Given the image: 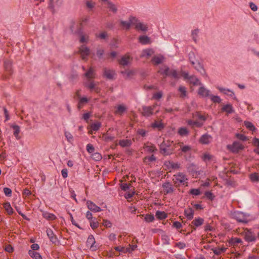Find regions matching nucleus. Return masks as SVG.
Returning a JSON list of instances; mask_svg holds the SVG:
<instances>
[{"instance_id": "nucleus-60", "label": "nucleus", "mask_w": 259, "mask_h": 259, "mask_svg": "<svg viewBox=\"0 0 259 259\" xmlns=\"http://www.w3.org/2000/svg\"><path fill=\"white\" fill-rule=\"evenodd\" d=\"M244 125L247 128L251 131H254L255 129L252 123L249 121H245Z\"/></svg>"}, {"instance_id": "nucleus-48", "label": "nucleus", "mask_w": 259, "mask_h": 259, "mask_svg": "<svg viewBox=\"0 0 259 259\" xmlns=\"http://www.w3.org/2000/svg\"><path fill=\"white\" fill-rule=\"evenodd\" d=\"M193 118L195 119H198L200 120L201 122L204 121L206 120V117L199 112H197L194 114Z\"/></svg>"}, {"instance_id": "nucleus-9", "label": "nucleus", "mask_w": 259, "mask_h": 259, "mask_svg": "<svg viewBox=\"0 0 259 259\" xmlns=\"http://www.w3.org/2000/svg\"><path fill=\"white\" fill-rule=\"evenodd\" d=\"M156 106V104H155L152 106H143L141 110L142 115L146 117H149L151 116L153 114V110Z\"/></svg>"}, {"instance_id": "nucleus-20", "label": "nucleus", "mask_w": 259, "mask_h": 259, "mask_svg": "<svg viewBox=\"0 0 259 259\" xmlns=\"http://www.w3.org/2000/svg\"><path fill=\"white\" fill-rule=\"evenodd\" d=\"M115 108L114 113L118 115H122L127 109L126 106L123 105H118Z\"/></svg>"}, {"instance_id": "nucleus-11", "label": "nucleus", "mask_w": 259, "mask_h": 259, "mask_svg": "<svg viewBox=\"0 0 259 259\" xmlns=\"http://www.w3.org/2000/svg\"><path fill=\"white\" fill-rule=\"evenodd\" d=\"M62 4L63 0H49L48 8L54 12L56 8H59Z\"/></svg>"}, {"instance_id": "nucleus-39", "label": "nucleus", "mask_w": 259, "mask_h": 259, "mask_svg": "<svg viewBox=\"0 0 259 259\" xmlns=\"http://www.w3.org/2000/svg\"><path fill=\"white\" fill-rule=\"evenodd\" d=\"M107 8L109 9V10L112 12L113 13L115 14L117 12V6L112 3L111 1L110 2H108V4H107Z\"/></svg>"}, {"instance_id": "nucleus-26", "label": "nucleus", "mask_w": 259, "mask_h": 259, "mask_svg": "<svg viewBox=\"0 0 259 259\" xmlns=\"http://www.w3.org/2000/svg\"><path fill=\"white\" fill-rule=\"evenodd\" d=\"M104 75L108 79H113L116 73L113 70L105 68L104 71Z\"/></svg>"}, {"instance_id": "nucleus-36", "label": "nucleus", "mask_w": 259, "mask_h": 259, "mask_svg": "<svg viewBox=\"0 0 259 259\" xmlns=\"http://www.w3.org/2000/svg\"><path fill=\"white\" fill-rule=\"evenodd\" d=\"M204 223V219L201 218H195L191 223L195 227H199Z\"/></svg>"}, {"instance_id": "nucleus-37", "label": "nucleus", "mask_w": 259, "mask_h": 259, "mask_svg": "<svg viewBox=\"0 0 259 259\" xmlns=\"http://www.w3.org/2000/svg\"><path fill=\"white\" fill-rule=\"evenodd\" d=\"M135 71L134 70H125L124 71H122V73L126 78H130L135 74Z\"/></svg>"}, {"instance_id": "nucleus-50", "label": "nucleus", "mask_w": 259, "mask_h": 259, "mask_svg": "<svg viewBox=\"0 0 259 259\" xmlns=\"http://www.w3.org/2000/svg\"><path fill=\"white\" fill-rule=\"evenodd\" d=\"M152 126L154 128H157L160 130L163 128V124L160 120H155L154 122L152 124Z\"/></svg>"}, {"instance_id": "nucleus-59", "label": "nucleus", "mask_w": 259, "mask_h": 259, "mask_svg": "<svg viewBox=\"0 0 259 259\" xmlns=\"http://www.w3.org/2000/svg\"><path fill=\"white\" fill-rule=\"evenodd\" d=\"M167 166L171 167L172 169H176L180 168V164L179 163H167Z\"/></svg>"}, {"instance_id": "nucleus-21", "label": "nucleus", "mask_w": 259, "mask_h": 259, "mask_svg": "<svg viewBox=\"0 0 259 259\" xmlns=\"http://www.w3.org/2000/svg\"><path fill=\"white\" fill-rule=\"evenodd\" d=\"M244 238L246 241L248 242H253L256 239L255 235L250 231L247 230L245 233Z\"/></svg>"}, {"instance_id": "nucleus-44", "label": "nucleus", "mask_w": 259, "mask_h": 259, "mask_svg": "<svg viewBox=\"0 0 259 259\" xmlns=\"http://www.w3.org/2000/svg\"><path fill=\"white\" fill-rule=\"evenodd\" d=\"M119 144L122 147H127L131 145L132 141L130 140H122L119 142Z\"/></svg>"}, {"instance_id": "nucleus-25", "label": "nucleus", "mask_w": 259, "mask_h": 259, "mask_svg": "<svg viewBox=\"0 0 259 259\" xmlns=\"http://www.w3.org/2000/svg\"><path fill=\"white\" fill-rule=\"evenodd\" d=\"M222 111L226 112L227 114L233 113L235 112L233 107L230 104L224 105L222 108Z\"/></svg>"}, {"instance_id": "nucleus-17", "label": "nucleus", "mask_w": 259, "mask_h": 259, "mask_svg": "<svg viewBox=\"0 0 259 259\" xmlns=\"http://www.w3.org/2000/svg\"><path fill=\"white\" fill-rule=\"evenodd\" d=\"M162 187L164 189V194H167L173 192L174 189L171 184L169 182L164 183L162 185Z\"/></svg>"}, {"instance_id": "nucleus-6", "label": "nucleus", "mask_w": 259, "mask_h": 259, "mask_svg": "<svg viewBox=\"0 0 259 259\" xmlns=\"http://www.w3.org/2000/svg\"><path fill=\"white\" fill-rule=\"evenodd\" d=\"M132 22L133 25L138 31L145 32L148 30V25L146 23L141 22L136 17L133 19Z\"/></svg>"}, {"instance_id": "nucleus-56", "label": "nucleus", "mask_w": 259, "mask_h": 259, "mask_svg": "<svg viewBox=\"0 0 259 259\" xmlns=\"http://www.w3.org/2000/svg\"><path fill=\"white\" fill-rule=\"evenodd\" d=\"M101 126V123L99 122L94 123L91 125V128L94 131H98Z\"/></svg>"}, {"instance_id": "nucleus-4", "label": "nucleus", "mask_w": 259, "mask_h": 259, "mask_svg": "<svg viewBox=\"0 0 259 259\" xmlns=\"http://www.w3.org/2000/svg\"><path fill=\"white\" fill-rule=\"evenodd\" d=\"M193 55V53L189 54V58L191 64L194 66V68L199 73H200L201 75L204 77H207V74L205 69L204 68L203 65L198 61L195 62L192 59L191 56Z\"/></svg>"}, {"instance_id": "nucleus-63", "label": "nucleus", "mask_w": 259, "mask_h": 259, "mask_svg": "<svg viewBox=\"0 0 259 259\" xmlns=\"http://www.w3.org/2000/svg\"><path fill=\"white\" fill-rule=\"evenodd\" d=\"M205 196H206V198H207L208 199L210 200H212L214 197L213 194L209 191L206 192L205 193Z\"/></svg>"}, {"instance_id": "nucleus-13", "label": "nucleus", "mask_w": 259, "mask_h": 259, "mask_svg": "<svg viewBox=\"0 0 259 259\" xmlns=\"http://www.w3.org/2000/svg\"><path fill=\"white\" fill-rule=\"evenodd\" d=\"M217 89L221 92L223 93V94H224L229 97H231V98H232L233 99H234L235 100H237V99L236 97L235 96L234 93L232 90L228 89L223 88H222L220 87H217Z\"/></svg>"}, {"instance_id": "nucleus-46", "label": "nucleus", "mask_w": 259, "mask_h": 259, "mask_svg": "<svg viewBox=\"0 0 259 259\" xmlns=\"http://www.w3.org/2000/svg\"><path fill=\"white\" fill-rule=\"evenodd\" d=\"M28 253L29 255L33 259H42L40 254L37 252L29 250Z\"/></svg>"}, {"instance_id": "nucleus-31", "label": "nucleus", "mask_w": 259, "mask_h": 259, "mask_svg": "<svg viewBox=\"0 0 259 259\" xmlns=\"http://www.w3.org/2000/svg\"><path fill=\"white\" fill-rule=\"evenodd\" d=\"M84 75L88 80H91L94 78L95 75L94 69L92 67H90L89 70L85 73Z\"/></svg>"}, {"instance_id": "nucleus-57", "label": "nucleus", "mask_w": 259, "mask_h": 259, "mask_svg": "<svg viewBox=\"0 0 259 259\" xmlns=\"http://www.w3.org/2000/svg\"><path fill=\"white\" fill-rule=\"evenodd\" d=\"M178 133L181 136H184L188 134V131L185 127H181L179 128Z\"/></svg>"}, {"instance_id": "nucleus-8", "label": "nucleus", "mask_w": 259, "mask_h": 259, "mask_svg": "<svg viewBox=\"0 0 259 259\" xmlns=\"http://www.w3.org/2000/svg\"><path fill=\"white\" fill-rule=\"evenodd\" d=\"M232 218L237 221L238 222L247 223L246 215L240 211H234L232 213Z\"/></svg>"}, {"instance_id": "nucleus-28", "label": "nucleus", "mask_w": 259, "mask_h": 259, "mask_svg": "<svg viewBox=\"0 0 259 259\" xmlns=\"http://www.w3.org/2000/svg\"><path fill=\"white\" fill-rule=\"evenodd\" d=\"M153 53L154 52L152 49H147L144 50L141 53V57L148 58L152 55Z\"/></svg>"}, {"instance_id": "nucleus-49", "label": "nucleus", "mask_w": 259, "mask_h": 259, "mask_svg": "<svg viewBox=\"0 0 259 259\" xmlns=\"http://www.w3.org/2000/svg\"><path fill=\"white\" fill-rule=\"evenodd\" d=\"M163 57L161 56H157L153 57L152 61L155 65H157L161 63L162 62Z\"/></svg>"}, {"instance_id": "nucleus-53", "label": "nucleus", "mask_w": 259, "mask_h": 259, "mask_svg": "<svg viewBox=\"0 0 259 259\" xmlns=\"http://www.w3.org/2000/svg\"><path fill=\"white\" fill-rule=\"evenodd\" d=\"M90 226L93 229H95L98 227L99 223L96 221V218H94L93 220L90 221Z\"/></svg>"}, {"instance_id": "nucleus-12", "label": "nucleus", "mask_w": 259, "mask_h": 259, "mask_svg": "<svg viewBox=\"0 0 259 259\" xmlns=\"http://www.w3.org/2000/svg\"><path fill=\"white\" fill-rule=\"evenodd\" d=\"M95 239L93 235H91L89 236L87 241V245L90 247L92 251H95L98 249V247L95 245Z\"/></svg>"}, {"instance_id": "nucleus-55", "label": "nucleus", "mask_w": 259, "mask_h": 259, "mask_svg": "<svg viewBox=\"0 0 259 259\" xmlns=\"http://www.w3.org/2000/svg\"><path fill=\"white\" fill-rule=\"evenodd\" d=\"M5 67L6 71L10 73L11 71V62L7 61L5 62Z\"/></svg>"}, {"instance_id": "nucleus-47", "label": "nucleus", "mask_w": 259, "mask_h": 259, "mask_svg": "<svg viewBox=\"0 0 259 259\" xmlns=\"http://www.w3.org/2000/svg\"><path fill=\"white\" fill-rule=\"evenodd\" d=\"M85 4L87 8L90 11L93 10L96 5V3L92 1H86Z\"/></svg>"}, {"instance_id": "nucleus-32", "label": "nucleus", "mask_w": 259, "mask_h": 259, "mask_svg": "<svg viewBox=\"0 0 259 259\" xmlns=\"http://www.w3.org/2000/svg\"><path fill=\"white\" fill-rule=\"evenodd\" d=\"M188 125L191 126L192 127H201L203 125V122L198 121H193L192 120H189L187 121Z\"/></svg>"}, {"instance_id": "nucleus-42", "label": "nucleus", "mask_w": 259, "mask_h": 259, "mask_svg": "<svg viewBox=\"0 0 259 259\" xmlns=\"http://www.w3.org/2000/svg\"><path fill=\"white\" fill-rule=\"evenodd\" d=\"M249 178L252 182H259V174L256 172H253L249 175Z\"/></svg>"}, {"instance_id": "nucleus-58", "label": "nucleus", "mask_w": 259, "mask_h": 259, "mask_svg": "<svg viewBox=\"0 0 259 259\" xmlns=\"http://www.w3.org/2000/svg\"><path fill=\"white\" fill-rule=\"evenodd\" d=\"M144 219H145V221H146L147 222H152L154 220V216L153 214H148L146 215Z\"/></svg>"}, {"instance_id": "nucleus-5", "label": "nucleus", "mask_w": 259, "mask_h": 259, "mask_svg": "<svg viewBox=\"0 0 259 259\" xmlns=\"http://www.w3.org/2000/svg\"><path fill=\"white\" fill-rule=\"evenodd\" d=\"M244 148V146L238 141H235L232 144L227 145V149L234 153L241 151Z\"/></svg>"}, {"instance_id": "nucleus-10", "label": "nucleus", "mask_w": 259, "mask_h": 259, "mask_svg": "<svg viewBox=\"0 0 259 259\" xmlns=\"http://www.w3.org/2000/svg\"><path fill=\"white\" fill-rule=\"evenodd\" d=\"M79 53L82 58V59L87 60V57L90 54V50L85 45H82L79 48Z\"/></svg>"}, {"instance_id": "nucleus-22", "label": "nucleus", "mask_w": 259, "mask_h": 259, "mask_svg": "<svg viewBox=\"0 0 259 259\" xmlns=\"http://www.w3.org/2000/svg\"><path fill=\"white\" fill-rule=\"evenodd\" d=\"M198 94L203 97H209L210 95V92L204 87H201L199 89Z\"/></svg>"}, {"instance_id": "nucleus-27", "label": "nucleus", "mask_w": 259, "mask_h": 259, "mask_svg": "<svg viewBox=\"0 0 259 259\" xmlns=\"http://www.w3.org/2000/svg\"><path fill=\"white\" fill-rule=\"evenodd\" d=\"M144 149L146 151H147L149 153L153 152L156 150V148L154 146V145L149 142H147L144 144Z\"/></svg>"}, {"instance_id": "nucleus-18", "label": "nucleus", "mask_w": 259, "mask_h": 259, "mask_svg": "<svg viewBox=\"0 0 259 259\" xmlns=\"http://www.w3.org/2000/svg\"><path fill=\"white\" fill-rule=\"evenodd\" d=\"M87 204L88 208L91 211L95 212H100L102 210V209L100 207L98 206L94 203L91 201H88Z\"/></svg>"}, {"instance_id": "nucleus-62", "label": "nucleus", "mask_w": 259, "mask_h": 259, "mask_svg": "<svg viewBox=\"0 0 259 259\" xmlns=\"http://www.w3.org/2000/svg\"><path fill=\"white\" fill-rule=\"evenodd\" d=\"M96 36L97 37L100 38L101 39H105L107 37V33L105 31H103L99 34H96Z\"/></svg>"}, {"instance_id": "nucleus-41", "label": "nucleus", "mask_w": 259, "mask_h": 259, "mask_svg": "<svg viewBox=\"0 0 259 259\" xmlns=\"http://www.w3.org/2000/svg\"><path fill=\"white\" fill-rule=\"evenodd\" d=\"M155 216L159 220H163L167 218V214L164 211L158 210L156 212Z\"/></svg>"}, {"instance_id": "nucleus-64", "label": "nucleus", "mask_w": 259, "mask_h": 259, "mask_svg": "<svg viewBox=\"0 0 259 259\" xmlns=\"http://www.w3.org/2000/svg\"><path fill=\"white\" fill-rule=\"evenodd\" d=\"M65 136L69 142H71L73 140V136L70 133L65 132Z\"/></svg>"}, {"instance_id": "nucleus-43", "label": "nucleus", "mask_w": 259, "mask_h": 259, "mask_svg": "<svg viewBox=\"0 0 259 259\" xmlns=\"http://www.w3.org/2000/svg\"><path fill=\"white\" fill-rule=\"evenodd\" d=\"M4 207L9 215L13 213V209L9 202H6L4 204Z\"/></svg>"}, {"instance_id": "nucleus-2", "label": "nucleus", "mask_w": 259, "mask_h": 259, "mask_svg": "<svg viewBox=\"0 0 259 259\" xmlns=\"http://www.w3.org/2000/svg\"><path fill=\"white\" fill-rule=\"evenodd\" d=\"M172 180L176 187L180 186V185L187 186L188 183L186 175L183 172H180L174 175Z\"/></svg>"}, {"instance_id": "nucleus-19", "label": "nucleus", "mask_w": 259, "mask_h": 259, "mask_svg": "<svg viewBox=\"0 0 259 259\" xmlns=\"http://www.w3.org/2000/svg\"><path fill=\"white\" fill-rule=\"evenodd\" d=\"M135 19L134 17L131 16L128 21H121L120 25L126 29H129L132 25H133V19Z\"/></svg>"}, {"instance_id": "nucleus-45", "label": "nucleus", "mask_w": 259, "mask_h": 259, "mask_svg": "<svg viewBox=\"0 0 259 259\" xmlns=\"http://www.w3.org/2000/svg\"><path fill=\"white\" fill-rule=\"evenodd\" d=\"M202 159L204 161H214V157L208 153H205L203 155Z\"/></svg>"}, {"instance_id": "nucleus-3", "label": "nucleus", "mask_w": 259, "mask_h": 259, "mask_svg": "<svg viewBox=\"0 0 259 259\" xmlns=\"http://www.w3.org/2000/svg\"><path fill=\"white\" fill-rule=\"evenodd\" d=\"M181 75L184 79L190 84L194 85H198L201 84L199 80L194 75H190L187 72L184 71L181 72Z\"/></svg>"}, {"instance_id": "nucleus-23", "label": "nucleus", "mask_w": 259, "mask_h": 259, "mask_svg": "<svg viewBox=\"0 0 259 259\" xmlns=\"http://www.w3.org/2000/svg\"><path fill=\"white\" fill-rule=\"evenodd\" d=\"M47 234L49 238L50 241L53 243H56L58 239L56 235H54L53 231L51 229L47 230Z\"/></svg>"}, {"instance_id": "nucleus-51", "label": "nucleus", "mask_w": 259, "mask_h": 259, "mask_svg": "<svg viewBox=\"0 0 259 259\" xmlns=\"http://www.w3.org/2000/svg\"><path fill=\"white\" fill-rule=\"evenodd\" d=\"M226 250V248L224 247L215 248L212 249L213 253L216 255H220L222 254L223 252H224Z\"/></svg>"}, {"instance_id": "nucleus-34", "label": "nucleus", "mask_w": 259, "mask_h": 259, "mask_svg": "<svg viewBox=\"0 0 259 259\" xmlns=\"http://www.w3.org/2000/svg\"><path fill=\"white\" fill-rule=\"evenodd\" d=\"M181 151L184 153H188L191 150V147L189 145H185L183 143L178 144Z\"/></svg>"}, {"instance_id": "nucleus-54", "label": "nucleus", "mask_w": 259, "mask_h": 259, "mask_svg": "<svg viewBox=\"0 0 259 259\" xmlns=\"http://www.w3.org/2000/svg\"><path fill=\"white\" fill-rule=\"evenodd\" d=\"M241 239L240 238H233L230 240L229 243L233 245H235L239 243H241Z\"/></svg>"}, {"instance_id": "nucleus-15", "label": "nucleus", "mask_w": 259, "mask_h": 259, "mask_svg": "<svg viewBox=\"0 0 259 259\" xmlns=\"http://www.w3.org/2000/svg\"><path fill=\"white\" fill-rule=\"evenodd\" d=\"M76 96L79 99V101L78 104V109H81L83 106V105L84 104H86L88 102L89 99L86 97H81L79 94V91L76 92Z\"/></svg>"}, {"instance_id": "nucleus-16", "label": "nucleus", "mask_w": 259, "mask_h": 259, "mask_svg": "<svg viewBox=\"0 0 259 259\" xmlns=\"http://www.w3.org/2000/svg\"><path fill=\"white\" fill-rule=\"evenodd\" d=\"M212 137L208 134L203 135L199 139V142L202 144H208L212 141Z\"/></svg>"}, {"instance_id": "nucleus-14", "label": "nucleus", "mask_w": 259, "mask_h": 259, "mask_svg": "<svg viewBox=\"0 0 259 259\" xmlns=\"http://www.w3.org/2000/svg\"><path fill=\"white\" fill-rule=\"evenodd\" d=\"M133 58L128 55L122 56L119 60V64L122 66H127L132 62Z\"/></svg>"}, {"instance_id": "nucleus-52", "label": "nucleus", "mask_w": 259, "mask_h": 259, "mask_svg": "<svg viewBox=\"0 0 259 259\" xmlns=\"http://www.w3.org/2000/svg\"><path fill=\"white\" fill-rule=\"evenodd\" d=\"M209 97H210L211 100L213 103H219L222 101V99L218 96H214V95L210 94Z\"/></svg>"}, {"instance_id": "nucleus-40", "label": "nucleus", "mask_w": 259, "mask_h": 259, "mask_svg": "<svg viewBox=\"0 0 259 259\" xmlns=\"http://www.w3.org/2000/svg\"><path fill=\"white\" fill-rule=\"evenodd\" d=\"M178 91L180 93V97L184 98L187 96V91L186 88L184 86H180L178 89Z\"/></svg>"}, {"instance_id": "nucleus-24", "label": "nucleus", "mask_w": 259, "mask_h": 259, "mask_svg": "<svg viewBox=\"0 0 259 259\" xmlns=\"http://www.w3.org/2000/svg\"><path fill=\"white\" fill-rule=\"evenodd\" d=\"M85 85L91 90L94 91L96 92H99V89L96 87V84L91 80H88L85 82Z\"/></svg>"}, {"instance_id": "nucleus-61", "label": "nucleus", "mask_w": 259, "mask_h": 259, "mask_svg": "<svg viewBox=\"0 0 259 259\" xmlns=\"http://www.w3.org/2000/svg\"><path fill=\"white\" fill-rule=\"evenodd\" d=\"M115 249L117 251L122 252H126L127 251H130L129 249L125 248L124 247L122 246H116L115 247Z\"/></svg>"}, {"instance_id": "nucleus-35", "label": "nucleus", "mask_w": 259, "mask_h": 259, "mask_svg": "<svg viewBox=\"0 0 259 259\" xmlns=\"http://www.w3.org/2000/svg\"><path fill=\"white\" fill-rule=\"evenodd\" d=\"M79 42L82 44V45L88 43L89 41V35L86 34H81L79 36Z\"/></svg>"}, {"instance_id": "nucleus-33", "label": "nucleus", "mask_w": 259, "mask_h": 259, "mask_svg": "<svg viewBox=\"0 0 259 259\" xmlns=\"http://www.w3.org/2000/svg\"><path fill=\"white\" fill-rule=\"evenodd\" d=\"M42 215L44 218L49 221L54 220L56 219V217L55 214L49 213L47 211L43 212Z\"/></svg>"}, {"instance_id": "nucleus-7", "label": "nucleus", "mask_w": 259, "mask_h": 259, "mask_svg": "<svg viewBox=\"0 0 259 259\" xmlns=\"http://www.w3.org/2000/svg\"><path fill=\"white\" fill-rule=\"evenodd\" d=\"M160 72L161 73L163 74L171 76L172 77L176 79L179 78L180 76H182L181 72L180 73H179L176 70L170 69L168 67H166L163 70H161Z\"/></svg>"}, {"instance_id": "nucleus-29", "label": "nucleus", "mask_w": 259, "mask_h": 259, "mask_svg": "<svg viewBox=\"0 0 259 259\" xmlns=\"http://www.w3.org/2000/svg\"><path fill=\"white\" fill-rule=\"evenodd\" d=\"M194 211L191 208H188L185 209L184 213L187 218L190 220L193 218Z\"/></svg>"}, {"instance_id": "nucleus-38", "label": "nucleus", "mask_w": 259, "mask_h": 259, "mask_svg": "<svg viewBox=\"0 0 259 259\" xmlns=\"http://www.w3.org/2000/svg\"><path fill=\"white\" fill-rule=\"evenodd\" d=\"M139 40L142 45H146L150 43L149 37L145 35L140 36L139 38Z\"/></svg>"}, {"instance_id": "nucleus-30", "label": "nucleus", "mask_w": 259, "mask_h": 259, "mask_svg": "<svg viewBox=\"0 0 259 259\" xmlns=\"http://www.w3.org/2000/svg\"><path fill=\"white\" fill-rule=\"evenodd\" d=\"M11 127L14 130L13 134L17 140H19L20 139V136H19V133L20 132V127L18 125H12Z\"/></svg>"}, {"instance_id": "nucleus-1", "label": "nucleus", "mask_w": 259, "mask_h": 259, "mask_svg": "<svg viewBox=\"0 0 259 259\" xmlns=\"http://www.w3.org/2000/svg\"><path fill=\"white\" fill-rule=\"evenodd\" d=\"M175 147L173 141L164 140L160 145V151L163 155H168L173 153Z\"/></svg>"}]
</instances>
